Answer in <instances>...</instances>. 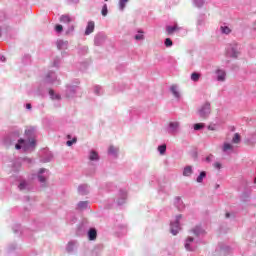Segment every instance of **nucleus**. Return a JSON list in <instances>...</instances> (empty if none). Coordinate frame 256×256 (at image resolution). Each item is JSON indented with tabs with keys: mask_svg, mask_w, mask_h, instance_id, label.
Segmentation results:
<instances>
[{
	"mask_svg": "<svg viewBox=\"0 0 256 256\" xmlns=\"http://www.w3.org/2000/svg\"><path fill=\"white\" fill-rule=\"evenodd\" d=\"M197 243L195 238L189 236L184 242V247L186 251H195V249H197Z\"/></svg>",
	"mask_w": 256,
	"mask_h": 256,
	"instance_id": "39448f33",
	"label": "nucleus"
},
{
	"mask_svg": "<svg viewBox=\"0 0 256 256\" xmlns=\"http://www.w3.org/2000/svg\"><path fill=\"white\" fill-rule=\"evenodd\" d=\"M226 54L228 57L237 59L241 55V47L238 44H230L226 49Z\"/></svg>",
	"mask_w": 256,
	"mask_h": 256,
	"instance_id": "f03ea898",
	"label": "nucleus"
},
{
	"mask_svg": "<svg viewBox=\"0 0 256 256\" xmlns=\"http://www.w3.org/2000/svg\"><path fill=\"white\" fill-rule=\"evenodd\" d=\"M73 143H77V138H73V140H68L66 142V145H68V147H71V145H73Z\"/></svg>",
	"mask_w": 256,
	"mask_h": 256,
	"instance_id": "37998d69",
	"label": "nucleus"
},
{
	"mask_svg": "<svg viewBox=\"0 0 256 256\" xmlns=\"http://www.w3.org/2000/svg\"><path fill=\"white\" fill-rule=\"evenodd\" d=\"M171 93H173L174 97L176 99H179L181 97V94L179 93V87L177 85H172L170 87Z\"/></svg>",
	"mask_w": 256,
	"mask_h": 256,
	"instance_id": "dca6fc26",
	"label": "nucleus"
},
{
	"mask_svg": "<svg viewBox=\"0 0 256 256\" xmlns=\"http://www.w3.org/2000/svg\"><path fill=\"white\" fill-rule=\"evenodd\" d=\"M88 205L89 203L87 201H82L78 203L77 208L80 210L87 209Z\"/></svg>",
	"mask_w": 256,
	"mask_h": 256,
	"instance_id": "c85d7f7f",
	"label": "nucleus"
},
{
	"mask_svg": "<svg viewBox=\"0 0 256 256\" xmlns=\"http://www.w3.org/2000/svg\"><path fill=\"white\" fill-rule=\"evenodd\" d=\"M213 159H214L213 154H210V155H208V156L206 157L207 163H211V161H213Z\"/></svg>",
	"mask_w": 256,
	"mask_h": 256,
	"instance_id": "c03bdc74",
	"label": "nucleus"
},
{
	"mask_svg": "<svg viewBox=\"0 0 256 256\" xmlns=\"http://www.w3.org/2000/svg\"><path fill=\"white\" fill-rule=\"evenodd\" d=\"M127 3H129V0H120L119 1V9H120V11H124Z\"/></svg>",
	"mask_w": 256,
	"mask_h": 256,
	"instance_id": "cd10ccee",
	"label": "nucleus"
},
{
	"mask_svg": "<svg viewBox=\"0 0 256 256\" xmlns=\"http://www.w3.org/2000/svg\"><path fill=\"white\" fill-rule=\"evenodd\" d=\"M136 41H143L145 39V36L143 35V31H138V34L135 35Z\"/></svg>",
	"mask_w": 256,
	"mask_h": 256,
	"instance_id": "7c9ffc66",
	"label": "nucleus"
},
{
	"mask_svg": "<svg viewBox=\"0 0 256 256\" xmlns=\"http://www.w3.org/2000/svg\"><path fill=\"white\" fill-rule=\"evenodd\" d=\"M105 1H109V0H105Z\"/></svg>",
	"mask_w": 256,
	"mask_h": 256,
	"instance_id": "4d7b16f0",
	"label": "nucleus"
},
{
	"mask_svg": "<svg viewBox=\"0 0 256 256\" xmlns=\"http://www.w3.org/2000/svg\"><path fill=\"white\" fill-rule=\"evenodd\" d=\"M94 93L95 95H101V93H103V88H101V86H95Z\"/></svg>",
	"mask_w": 256,
	"mask_h": 256,
	"instance_id": "c9c22d12",
	"label": "nucleus"
},
{
	"mask_svg": "<svg viewBox=\"0 0 256 256\" xmlns=\"http://www.w3.org/2000/svg\"><path fill=\"white\" fill-rule=\"evenodd\" d=\"M54 67H59V59L54 61Z\"/></svg>",
	"mask_w": 256,
	"mask_h": 256,
	"instance_id": "09e8293b",
	"label": "nucleus"
},
{
	"mask_svg": "<svg viewBox=\"0 0 256 256\" xmlns=\"http://www.w3.org/2000/svg\"><path fill=\"white\" fill-rule=\"evenodd\" d=\"M18 187H19L20 191H23V189H27V183L25 181H23L19 184Z\"/></svg>",
	"mask_w": 256,
	"mask_h": 256,
	"instance_id": "a19ab883",
	"label": "nucleus"
},
{
	"mask_svg": "<svg viewBox=\"0 0 256 256\" xmlns=\"http://www.w3.org/2000/svg\"><path fill=\"white\" fill-rule=\"evenodd\" d=\"M217 129H218L217 124H210V125H208V130L209 131H217Z\"/></svg>",
	"mask_w": 256,
	"mask_h": 256,
	"instance_id": "58836bf2",
	"label": "nucleus"
},
{
	"mask_svg": "<svg viewBox=\"0 0 256 256\" xmlns=\"http://www.w3.org/2000/svg\"><path fill=\"white\" fill-rule=\"evenodd\" d=\"M203 127H205L204 123L194 124V131H201V129H203Z\"/></svg>",
	"mask_w": 256,
	"mask_h": 256,
	"instance_id": "72a5a7b5",
	"label": "nucleus"
},
{
	"mask_svg": "<svg viewBox=\"0 0 256 256\" xmlns=\"http://www.w3.org/2000/svg\"><path fill=\"white\" fill-rule=\"evenodd\" d=\"M26 108H27V109H31V104H27V105H26Z\"/></svg>",
	"mask_w": 256,
	"mask_h": 256,
	"instance_id": "603ef678",
	"label": "nucleus"
},
{
	"mask_svg": "<svg viewBox=\"0 0 256 256\" xmlns=\"http://www.w3.org/2000/svg\"><path fill=\"white\" fill-rule=\"evenodd\" d=\"M55 79H57V76L55 75V72H49L46 76V82L47 83H54Z\"/></svg>",
	"mask_w": 256,
	"mask_h": 256,
	"instance_id": "aec40b11",
	"label": "nucleus"
},
{
	"mask_svg": "<svg viewBox=\"0 0 256 256\" xmlns=\"http://www.w3.org/2000/svg\"><path fill=\"white\" fill-rule=\"evenodd\" d=\"M61 23H73L75 21V17L69 16V15H62L60 17Z\"/></svg>",
	"mask_w": 256,
	"mask_h": 256,
	"instance_id": "4468645a",
	"label": "nucleus"
},
{
	"mask_svg": "<svg viewBox=\"0 0 256 256\" xmlns=\"http://www.w3.org/2000/svg\"><path fill=\"white\" fill-rule=\"evenodd\" d=\"M220 31L223 33V35H229V33H231V28H229L227 25H222L220 27Z\"/></svg>",
	"mask_w": 256,
	"mask_h": 256,
	"instance_id": "a878e982",
	"label": "nucleus"
},
{
	"mask_svg": "<svg viewBox=\"0 0 256 256\" xmlns=\"http://www.w3.org/2000/svg\"><path fill=\"white\" fill-rule=\"evenodd\" d=\"M193 175V167L191 166H186L183 170V176L184 177H191Z\"/></svg>",
	"mask_w": 256,
	"mask_h": 256,
	"instance_id": "412c9836",
	"label": "nucleus"
},
{
	"mask_svg": "<svg viewBox=\"0 0 256 256\" xmlns=\"http://www.w3.org/2000/svg\"><path fill=\"white\" fill-rule=\"evenodd\" d=\"M119 195L120 200H118V205H123V203H125V200L127 199V191L121 190Z\"/></svg>",
	"mask_w": 256,
	"mask_h": 256,
	"instance_id": "a211bd4d",
	"label": "nucleus"
},
{
	"mask_svg": "<svg viewBox=\"0 0 256 256\" xmlns=\"http://www.w3.org/2000/svg\"><path fill=\"white\" fill-rule=\"evenodd\" d=\"M55 31L56 33H61V31H63V26L61 24L56 25Z\"/></svg>",
	"mask_w": 256,
	"mask_h": 256,
	"instance_id": "79ce46f5",
	"label": "nucleus"
},
{
	"mask_svg": "<svg viewBox=\"0 0 256 256\" xmlns=\"http://www.w3.org/2000/svg\"><path fill=\"white\" fill-rule=\"evenodd\" d=\"M75 249H77V243L75 241L69 242L66 247V251L68 253H73V251H75Z\"/></svg>",
	"mask_w": 256,
	"mask_h": 256,
	"instance_id": "2eb2a0df",
	"label": "nucleus"
},
{
	"mask_svg": "<svg viewBox=\"0 0 256 256\" xmlns=\"http://www.w3.org/2000/svg\"><path fill=\"white\" fill-rule=\"evenodd\" d=\"M214 167H215V169H221V163L215 162Z\"/></svg>",
	"mask_w": 256,
	"mask_h": 256,
	"instance_id": "de8ad7c7",
	"label": "nucleus"
},
{
	"mask_svg": "<svg viewBox=\"0 0 256 256\" xmlns=\"http://www.w3.org/2000/svg\"><path fill=\"white\" fill-rule=\"evenodd\" d=\"M175 31H179V27L177 26V24H175L174 26L166 27V33H168V35H173V33H175Z\"/></svg>",
	"mask_w": 256,
	"mask_h": 256,
	"instance_id": "6ab92c4d",
	"label": "nucleus"
},
{
	"mask_svg": "<svg viewBox=\"0 0 256 256\" xmlns=\"http://www.w3.org/2000/svg\"><path fill=\"white\" fill-rule=\"evenodd\" d=\"M88 239L90 241H95V239H97V230H95L94 228H91L88 231Z\"/></svg>",
	"mask_w": 256,
	"mask_h": 256,
	"instance_id": "f3484780",
	"label": "nucleus"
},
{
	"mask_svg": "<svg viewBox=\"0 0 256 256\" xmlns=\"http://www.w3.org/2000/svg\"><path fill=\"white\" fill-rule=\"evenodd\" d=\"M221 149L226 155H231V153L235 152V146L229 142H224Z\"/></svg>",
	"mask_w": 256,
	"mask_h": 256,
	"instance_id": "6e6552de",
	"label": "nucleus"
},
{
	"mask_svg": "<svg viewBox=\"0 0 256 256\" xmlns=\"http://www.w3.org/2000/svg\"><path fill=\"white\" fill-rule=\"evenodd\" d=\"M78 193L80 195H87L89 193V186L87 184L80 185L78 187Z\"/></svg>",
	"mask_w": 256,
	"mask_h": 256,
	"instance_id": "ddd939ff",
	"label": "nucleus"
},
{
	"mask_svg": "<svg viewBox=\"0 0 256 256\" xmlns=\"http://www.w3.org/2000/svg\"><path fill=\"white\" fill-rule=\"evenodd\" d=\"M75 28L73 26H71L68 30L67 33H71Z\"/></svg>",
	"mask_w": 256,
	"mask_h": 256,
	"instance_id": "8fccbe9b",
	"label": "nucleus"
},
{
	"mask_svg": "<svg viewBox=\"0 0 256 256\" xmlns=\"http://www.w3.org/2000/svg\"><path fill=\"white\" fill-rule=\"evenodd\" d=\"M182 203L183 202L181 201V198H179V197L175 198V205L178 207V209H181V204Z\"/></svg>",
	"mask_w": 256,
	"mask_h": 256,
	"instance_id": "e433bc0d",
	"label": "nucleus"
},
{
	"mask_svg": "<svg viewBox=\"0 0 256 256\" xmlns=\"http://www.w3.org/2000/svg\"><path fill=\"white\" fill-rule=\"evenodd\" d=\"M198 115L201 117V119H207L209 115H211V104L209 102L204 103L199 109H198Z\"/></svg>",
	"mask_w": 256,
	"mask_h": 256,
	"instance_id": "20e7f679",
	"label": "nucleus"
},
{
	"mask_svg": "<svg viewBox=\"0 0 256 256\" xmlns=\"http://www.w3.org/2000/svg\"><path fill=\"white\" fill-rule=\"evenodd\" d=\"M0 61H2L3 63H5V61H6L5 56H1Z\"/></svg>",
	"mask_w": 256,
	"mask_h": 256,
	"instance_id": "3c124183",
	"label": "nucleus"
},
{
	"mask_svg": "<svg viewBox=\"0 0 256 256\" xmlns=\"http://www.w3.org/2000/svg\"><path fill=\"white\" fill-rule=\"evenodd\" d=\"M108 153L112 155L113 157H117V153H119V148H116L114 146H110L108 149Z\"/></svg>",
	"mask_w": 256,
	"mask_h": 256,
	"instance_id": "393cba45",
	"label": "nucleus"
},
{
	"mask_svg": "<svg viewBox=\"0 0 256 256\" xmlns=\"http://www.w3.org/2000/svg\"><path fill=\"white\" fill-rule=\"evenodd\" d=\"M158 151H159L160 155H165V151H167V146L165 144L160 145L158 147Z\"/></svg>",
	"mask_w": 256,
	"mask_h": 256,
	"instance_id": "473e14b6",
	"label": "nucleus"
},
{
	"mask_svg": "<svg viewBox=\"0 0 256 256\" xmlns=\"http://www.w3.org/2000/svg\"><path fill=\"white\" fill-rule=\"evenodd\" d=\"M200 78H201V74H199V73H197V72H194V73H192V75H191V79H192L194 82L199 81Z\"/></svg>",
	"mask_w": 256,
	"mask_h": 256,
	"instance_id": "2f4dec72",
	"label": "nucleus"
},
{
	"mask_svg": "<svg viewBox=\"0 0 256 256\" xmlns=\"http://www.w3.org/2000/svg\"><path fill=\"white\" fill-rule=\"evenodd\" d=\"M51 159H53V156L51 154H49L48 158L43 160V163H49V161H51Z\"/></svg>",
	"mask_w": 256,
	"mask_h": 256,
	"instance_id": "49530a36",
	"label": "nucleus"
},
{
	"mask_svg": "<svg viewBox=\"0 0 256 256\" xmlns=\"http://www.w3.org/2000/svg\"><path fill=\"white\" fill-rule=\"evenodd\" d=\"M71 3H78V0H70Z\"/></svg>",
	"mask_w": 256,
	"mask_h": 256,
	"instance_id": "864d4df0",
	"label": "nucleus"
},
{
	"mask_svg": "<svg viewBox=\"0 0 256 256\" xmlns=\"http://www.w3.org/2000/svg\"><path fill=\"white\" fill-rule=\"evenodd\" d=\"M164 43H165L166 47H172L173 46V41L170 38H166Z\"/></svg>",
	"mask_w": 256,
	"mask_h": 256,
	"instance_id": "4c0bfd02",
	"label": "nucleus"
},
{
	"mask_svg": "<svg viewBox=\"0 0 256 256\" xmlns=\"http://www.w3.org/2000/svg\"><path fill=\"white\" fill-rule=\"evenodd\" d=\"M194 5L196 7H203V5H205V0H194Z\"/></svg>",
	"mask_w": 256,
	"mask_h": 256,
	"instance_id": "f704fd0d",
	"label": "nucleus"
},
{
	"mask_svg": "<svg viewBox=\"0 0 256 256\" xmlns=\"http://www.w3.org/2000/svg\"><path fill=\"white\" fill-rule=\"evenodd\" d=\"M16 149H22V151H33L35 149V139L23 140L20 139L18 143L15 145Z\"/></svg>",
	"mask_w": 256,
	"mask_h": 256,
	"instance_id": "f257e3e1",
	"label": "nucleus"
},
{
	"mask_svg": "<svg viewBox=\"0 0 256 256\" xmlns=\"http://www.w3.org/2000/svg\"><path fill=\"white\" fill-rule=\"evenodd\" d=\"M229 215H230L229 213H226V217H227V218H229Z\"/></svg>",
	"mask_w": 256,
	"mask_h": 256,
	"instance_id": "5fc2aeb1",
	"label": "nucleus"
},
{
	"mask_svg": "<svg viewBox=\"0 0 256 256\" xmlns=\"http://www.w3.org/2000/svg\"><path fill=\"white\" fill-rule=\"evenodd\" d=\"M179 127H181V124L178 121L170 122L168 124V133L176 135V133H179Z\"/></svg>",
	"mask_w": 256,
	"mask_h": 256,
	"instance_id": "0eeeda50",
	"label": "nucleus"
},
{
	"mask_svg": "<svg viewBox=\"0 0 256 256\" xmlns=\"http://www.w3.org/2000/svg\"><path fill=\"white\" fill-rule=\"evenodd\" d=\"M79 91V88L76 86H69L66 90L67 97H75V93Z\"/></svg>",
	"mask_w": 256,
	"mask_h": 256,
	"instance_id": "9d476101",
	"label": "nucleus"
},
{
	"mask_svg": "<svg viewBox=\"0 0 256 256\" xmlns=\"http://www.w3.org/2000/svg\"><path fill=\"white\" fill-rule=\"evenodd\" d=\"M107 13H108L107 4H104L103 7H102V15H103V17H107Z\"/></svg>",
	"mask_w": 256,
	"mask_h": 256,
	"instance_id": "ea45409f",
	"label": "nucleus"
},
{
	"mask_svg": "<svg viewBox=\"0 0 256 256\" xmlns=\"http://www.w3.org/2000/svg\"><path fill=\"white\" fill-rule=\"evenodd\" d=\"M90 161H99V154L95 150L90 151L89 155Z\"/></svg>",
	"mask_w": 256,
	"mask_h": 256,
	"instance_id": "5701e85b",
	"label": "nucleus"
},
{
	"mask_svg": "<svg viewBox=\"0 0 256 256\" xmlns=\"http://www.w3.org/2000/svg\"><path fill=\"white\" fill-rule=\"evenodd\" d=\"M36 177L40 183H45V181H47V179H49V170H47L45 168L40 169L38 171Z\"/></svg>",
	"mask_w": 256,
	"mask_h": 256,
	"instance_id": "423d86ee",
	"label": "nucleus"
},
{
	"mask_svg": "<svg viewBox=\"0 0 256 256\" xmlns=\"http://www.w3.org/2000/svg\"><path fill=\"white\" fill-rule=\"evenodd\" d=\"M207 177V173L202 171L200 175L196 178L197 183H203V179Z\"/></svg>",
	"mask_w": 256,
	"mask_h": 256,
	"instance_id": "bb28decb",
	"label": "nucleus"
},
{
	"mask_svg": "<svg viewBox=\"0 0 256 256\" xmlns=\"http://www.w3.org/2000/svg\"><path fill=\"white\" fill-rule=\"evenodd\" d=\"M216 77L217 81H225L227 74L225 73V70L218 69L216 70Z\"/></svg>",
	"mask_w": 256,
	"mask_h": 256,
	"instance_id": "f8f14e48",
	"label": "nucleus"
},
{
	"mask_svg": "<svg viewBox=\"0 0 256 256\" xmlns=\"http://www.w3.org/2000/svg\"><path fill=\"white\" fill-rule=\"evenodd\" d=\"M232 143L234 145H239L241 143V135L239 133H235L233 138H232Z\"/></svg>",
	"mask_w": 256,
	"mask_h": 256,
	"instance_id": "b1692460",
	"label": "nucleus"
},
{
	"mask_svg": "<svg viewBox=\"0 0 256 256\" xmlns=\"http://www.w3.org/2000/svg\"><path fill=\"white\" fill-rule=\"evenodd\" d=\"M32 133H33V129H28L25 131L26 137H31Z\"/></svg>",
	"mask_w": 256,
	"mask_h": 256,
	"instance_id": "a18cd8bd",
	"label": "nucleus"
},
{
	"mask_svg": "<svg viewBox=\"0 0 256 256\" xmlns=\"http://www.w3.org/2000/svg\"><path fill=\"white\" fill-rule=\"evenodd\" d=\"M49 95H50L51 99H56L57 101H59V99H61V96L59 94H55V91H53V90L49 91Z\"/></svg>",
	"mask_w": 256,
	"mask_h": 256,
	"instance_id": "c756f323",
	"label": "nucleus"
},
{
	"mask_svg": "<svg viewBox=\"0 0 256 256\" xmlns=\"http://www.w3.org/2000/svg\"><path fill=\"white\" fill-rule=\"evenodd\" d=\"M95 43H97V38L95 39Z\"/></svg>",
	"mask_w": 256,
	"mask_h": 256,
	"instance_id": "6e6d98bb",
	"label": "nucleus"
},
{
	"mask_svg": "<svg viewBox=\"0 0 256 256\" xmlns=\"http://www.w3.org/2000/svg\"><path fill=\"white\" fill-rule=\"evenodd\" d=\"M56 45H57V48L61 50V49H67L69 43L67 41L58 40L56 42Z\"/></svg>",
	"mask_w": 256,
	"mask_h": 256,
	"instance_id": "4be33fe9",
	"label": "nucleus"
},
{
	"mask_svg": "<svg viewBox=\"0 0 256 256\" xmlns=\"http://www.w3.org/2000/svg\"><path fill=\"white\" fill-rule=\"evenodd\" d=\"M182 217L183 216L178 215L175 217V219L173 221L170 222V231H171L172 235H177V233H179V231H181L180 221H181Z\"/></svg>",
	"mask_w": 256,
	"mask_h": 256,
	"instance_id": "7ed1b4c3",
	"label": "nucleus"
},
{
	"mask_svg": "<svg viewBox=\"0 0 256 256\" xmlns=\"http://www.w3.org/2000/svg\"><path fill=\"white\" fill-rule=\"evenodd\" d=\"M95 31V22L90 21L87 24L86 30H85V35H91Z\"/></svg>",
	"mask_w": 256,
	"mask_h": 256,
	"instance_id": "9b49d317",
	"label": "nucleus"
},
{
	"mask_svg": "<svg viewBox=\"0 0 256 256\" xmlns=\"http://www.w3.org/2000/svg\"><path fill=\"white\" fill-rule=\"evenodd\" d=\"M193 234L195 237H203L205 235V230L201 228V226H196L195 228L192 229Z\"/></svg>",
	"mask_w": 256,
	"mask_h": 256,
	"instance_id": "1a4fd4ad",
	"label": "nucleus"
}]
</instances>
